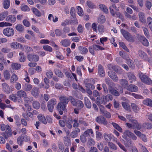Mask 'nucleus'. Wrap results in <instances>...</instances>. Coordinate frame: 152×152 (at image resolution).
I'll return each instance as SVG.
<instances>
[{"label":"nucleus","mask_w":152,"mask_h":152,"mask_svg":"<svg viewBox=\"0 0 152 152\" xmlns=\"http://www.w3.org/2000/svg\"><path fill=\"white\" fill-rule=\"evenodd\" d=\"M18 79L17 75L15 74L14 73L11 77L10 82L12 83H14L18 80Z\"/></svg>","instance_id":"79ce46f5"},{"label":"nucleus","mask_w":152,"mask_h":152,"mask_svg":"<svg viewBox=\"0 0 152 152\" xmlns=\"http://www.w3.org/2000/svg\"><path fill=\"white\" fill-rule=\"evenodd\" d=\"M87 4L88 7L91 9L96 8V6L94 5L93 3L90 1H87Z\"/></svg>","instance_id":"bf43d9fd"},{"label":"nucleus","mask_w":152,"mask_h":152,"mask_svg":"<svg viewBox=\"0 0 152 152\" xmlns=\"http://www.w3.org/2000/svg\"><path fill=\"white\" fill-rule=\"evenodd\" d=\"M78 121L80 124L83 125L84 126H87L88 125V123L84 121L83 119L82 118H80Z\"/></svg>","instance_id":"774afa93"},{"label":"nucleus","mask_w":152,"mask_h":152,"mask_svg":"<svg viewBox=\"0 0 152 152\" xmlns=\"http://www.w3.org/2000/svg\"><path fill=\"white\" fill-rule=\"evenodd\" d=\"M59 100L60 101L59 103L66 105L69 100V96L68 97L65 96L61 95L59 97Z\"/></svg>","instance_id":"f8f14e48"},{"label":"nucleus","mask_w":152,"mask_h":152,"mask_svg":"<svg viewBox=\"0 0 152 152\" xmlns=\"http://www.w3.org/2000/svg\"><path fill=\"white\" fill-rule=\"evenodd\" d=\"M58 146L59 149L62 152H63L64 150V146L61 142H59L58 143Z\"/></svg>","instance_id":"69168bd1"},{"label":"nucleus","mask_w":152,"mask_h":152,"mask_svg":"<svg viewBox=\"0 0 152 152\" xmlns=\"http://www.w3.org/2000/svg\"><path fill=\"white\" fill-rule=\"evenodd\" d=\"M139 39L141 43L145 46H148L149 45V42L148 40L144 36H140Z\"/></svg>","instance_id":"a211bd4d"},{"label":"nucleus","mask_w":152,"mask_h":152,"mask_svg":"<svg viewBox=\"0 0 152 152\" xmlns=\"http://www.w3.org/2000/svg\"><path fill=\"white\" fill-rule=\"evenodd\" d=\"M104 139L107 142H109L111 140L112 137V135L108 134H104Z\"/></svg>","instance_id":"3c124183"},{"label":"nucleus","mask_w":152,"mask_h":152,"mask_svg":"<svg viewBox=\"0 0 152 152\" xmlns=\"http://www.w3.org/2000/svg\"><path fill=\"white\" fill-rule=\"evenodd\" d=\"M90 133L92 135V136H93L92 135H93V131L91 129H88L86 131H85L84 132L83 134L85 136L87 137L89 135H90Z\"/></svg>","instance_id":"37998d69"},{"label":"nucleus","mask_w":152,"mask_h":152,"mask_svg":"<svg viewBox=\"0 0 152 152\" xmlns=\"http://www.w3.org/2000/svg\"><path fill=\"white\" fill-rule=\"evenodd\" d=\"M32 86L28 83H26L23 86V90L26 91H30L32 88Z\"/></svg>","instance_id":"c756f323"},{"label":"nucleus","mask_w":152,"mask_h":152,"mask_svg":"<svg viewBox=\"0 0 152 152\" xmlns=\"http://www.w3.org/2000/svg\"><path fill=\"white\" fill-rule=\"evenodd\" d=\"M80 132V129L78 128H75L70 134V136L72 138H75L77 137L78 133Z\"/></svg>","instance_id":"6ab92c4d"},{"label":"nucleus","mask_w":152,"mask_h":152,"mask_svg":"<svg viewBox=\"0 0 152 152\" xmlns=\"http://www.w3.org/2000/svg\"><path fill=\"white\" fill-rule=\"evenodd\" d=\"M27 58L31 61L37 62L39 59V56L34 53H28L27 55Z\"/></svg>","instance_id":"423d86ee"},{"label":"nucleus","mask_w":152,"mask_h":152,"mask_svg":"<svg viewBox=\"0 0 152 152\" xmlns=\"http://www.w3.org/2000/svg\"><path fill=\"white\" fill-rule=\"evenodd\" d=\"M21 10L23 11H29L30 9L29 7L26 5L22 4L21 6Z\"/></svg>","instance_id":"052dcab7"},{"label":"nucleus","mask_w":152,"mask_h":152,"mask_svg":"<svg viewBox=\"0 0 152 152\" xmlns=\"http://www.w3.org/2000/svg\"><path fill=\"white\" fill-rule=\"evenodd\" d=\"M55 32L56 36L61 37L63 38H65L66 37V34L59 29H56L55 30Z\"/></svg>","instance_id":"dca6fc26"},{"label":"nucleus","mask_w":152,"mask_h":152,"mask_svg":"<svg viewBox=\"0 0 152 152\" xmlns=\"http://www.w3.org/2000/svg\"><path fill=\"white\" fill-rule=\"evenodd\" d=\"M77 13L80 16H82L83 15V12L82 8L80 6L77 7Z\"/></svg>","instance_id":"338daca9"},{"label":"nucleus","mask_w":152,"mask_h":152,"mask_svg":"<svg viewBox=\"0 0 152 152\" xmlns=\"http://www.w3.org/2000/svg\"><path fill=\"white\" fill-rule=\"evenodd\" d=\"M98 30L99 32L102 33L104 31V26L103 25L99 24L98 26Z\"/></svg>","instance_id":"680f3d73"},{"label":"nucleus","mask_w":152,"mask_h":152,"mask_svg":"<svg viewBox=\"0 0 152 152\" xmlns=\"http://www.w3.org/2000/svg\"><path fill=\"white\" fill-rule=\"evenodd\" d=\"M34 14L38 17H40L41 16V13L35 8H33L31 9Z\"/></svg>","instance_id":"58836bf2"},{"label":"nucleus","mask_w":152,"mask_h":152,"mask_svg":"<svg viewBox=\"0 0 152 152\" xmlns=\"http://www.w3.org/2000/svg\"><path fill=\"white\" fill-rule=\"evenodd\" d=\"M106 83L109 86L108 88H110L115 86V84L108 78H106L105 79Z\"/></svg>","instance_id":"cd10ccee"},{"label":"nucleus","mask_w":152,"mask_h":152,"mask_svg":"<svg viewBox=\"0 0 152 152\" xmlns=\"http://www.w3.org/2000/svg\"><path fill=\"white\" fill-rule=\"evenodd\" d=\"M120 84L124 87H126L128 85V82L126 79H121L119 80Z\"/></svg>","instance_id":"a18cd8bd"},{"label":"nucleus","mask_w":152,"mask_h":152,"mask_svg":"<svg viewBox=\"0 0 152 152\" xmlns=\"http://www.w3.org/2000/svg\"><path fill=\"white\" fill-rule=\"evenodd\" d=\"M99 7L100 9L103 12L107 13L108 10L107 7L103 4H100L99 5Z\"/></svg>","instance_id":"09e8293b"},{"label":"nucleus","mask_w":152,"mask_h":152,"mask_svg":"<svg viewBox=\"0 0 152 152\" xmlns=\"http://www.w3.org/2000/svg\"><path fill=\"white\" fill-rule=\"evenodd\" d=\"M78 49L80 51V52L82 54H86L88 52V50L87 49L83 47L82 46H79L78 47Z\"/></svg>","instance_id":"c9c22d12"},{"label":"nucleus","mask_w":152,"mask_h":152,"mask_svg":"<svg viewBox=\"0 0 152 152\" xmlns=\"http://www.w3.org/2000/svg\"><path fill=\"white\" fill-rule=\"evenodd\" d=\"M3 32L5 35L7 37H11L13 35L14 31L12 28L7 27L4 29Z\"/></svg>","instance_id":"0eeeda50"},{"label":"nucleus","mask_w":152,"mask_h":152,"mask_svg":"<svg viewBox=\"0 0 152 152\" xmlns=\"http://www.w3.org/2000/svg\"><path fill=\"white\" fill-rule=\"evenodd\" d=\"M142 126L145 128L146 129H151L152 128V125L151 124L148 123H144Z\"/></svg>","instance_id":"4d7b16f0"},{"label":"nucleus","mask_w":152,"mask_h":152,"mask_svg":"<svg viewBox=\"0 0 152 152\" xmlns=\"http://www.w3.org/2000/svg\"><path fill=\"white\" fill-rule=\"evenodd\" d=\"M37 118L43 124H45L47 123V122L45 117L41 115H39L37 116Z\"/></svg>","instance_id":"473e14b6"},{"label":"nucleus","mask_w":152,"mask_h":152,"mask_svg":"<svg viewBox=\"0 0 152 152\" xmlns=\"http://www.w3.org/2000/svg\"><path fill=\"white\" fill-rule=\"evenodd\" d=\"M127 63L129 67L132 69H133L134 67V64L133 61L131 60H128Z\"/></svg>","instance_id":"13d9d810"},{"label":"nucleus","mask_w":152,"mask_h":152,"mask_svg":"<svg viewBox=\"0 0 152 152\" xmlns=\"http://www.w3.org/2000/svg\"><path fill=\"white\" fill-rule=\"evenodd\" d=\"M15 28L18 31L20 32H23L24 30V26L20 24H17L15 26Z\"/></svg>","instance_id":"4c0bfd02"},{"label":"nucleus","mask_w":152,"mask_h":152,"mask_svg":"<svg viewBox=\"0 0 152 152\" xmlns=\"http://www.w3.org/2000/svg\"><path fill=\"white\" fill-rule=\"evenodd\" d=\"M32 95L34 97L37 96L39 94V90L38 88L37 87H34L32 89L31 92Z\"/></svg>","instance_id":"2f4dec72"},{"label":"nucleus","mask_w":152,"mask_h":152,"mask_svg":"<svg viewBox=\"0 0 152 152\" xmlns=\"http://www.w3.org/2000/svg\"><path fill=\"white\" fill-rule=\"evenodd\" d=\"M20 56L19 61L21 62H24L26 61V57L23 53L20 52L19 53Z\"/></svg>","instance_id":"72a5a7b5"},{"label":"nucleus","mask_w":152,"mask_h":152,"mask_svg":"<svg viewBox=\"0 0 152 152\" xmlns=\"http://www.w3.org/2000/svg\"><path fill=\"white\" fill-rule=\"evenodd\" d=\"M2 89L6 93L9 94L11 91V89L9 85L6 83H3L2 84Z\"/></svg>","instance_id":"f3484780"},{"label":"nucleus","mask_w":152,"mask_h":152,"mask_svg":"<svg viewBox=\"0 0 152 152\" xmlns=\"http://www.w3.org/2000/svg\"><path fill=\"white\" fill-rule=\"evenodd\" d=\"M95 120L99 124L107 125L108 123L105 118L101 115L97 117L96 118Z\"/></svg>","instance_id":"9b49d317"},{"label":"nucleus","mask_w":152,"mask_h":152,"mask_svg":"<svg viewBox=\"0 0 152 152\" xmlns=\"http://www.w3.org/2000/svg\"><path fill=\"white\" fill-rule=\"evenodd\" d=\"M108 145L110 148L113 150H115L117 149V146L111 142H108Z\"/></svg>","instance_id":"49530a36"},{"label":"nucleus","mask_w":152,"mask_h":152,"mask_svg":"<svg viewBox=\"0 0 152 152\" xmlns=\"http://www.w3.org/2000/svg\"><path fill=\"white\" fill-rule=\"evenodd\" d=\"M132 133L129 131V130H126L124 133V137H123L124 138V139H126L127 136L130 137L132 135Z\"/></svg>","instance_id":"8fccbe9b"},{"label":"nucleus","mask_w":152,"mask_h":152,"mask_svg":"<svg viewBox=\"0 0 152 152\" xmlns=\"http://www.w3.org/2000/svg\"><path fill=\"white\" fill-rule=\"evenodd\" d=\"M131 106L132 110L134 112L137 113L139 112L140 109L136 104L132 103L131 104Z\"/></svg>","instance_id":"e433bc0d"},{"label":"nucleus","mask_w":152,"mask_h":152,"mask_svg":"<svg viewBox=\"0 0 152 152\" xmlns=\"http://www.w3.org/2000/svg\"><path fill=\"white\" fill-rule=\"evenodd\" d=\"M57 101L56 99L53 98L49 100L47 104V107L49 112H52L54 105L56 104Z\"/></svg>","instance_id":"20e7f679"},{"label":"nucleus","mask_w":152,"mask_h":152,"mask_svg":"<svg viewBox=\"0 0 152 152\" xmlns=\"http://www.w3.org/2000/svg\"><path fill=\"white\" fill-rule=\"evenodd\" d=\"M23 47L24 48V50H25V52L27 53L33 51V50L32 48L27 45H24Z\"/></svg>","instance_id":"c03bdc74"},{"label":"nucleus","mask_w":152,"mask_h":152,"mask_svg":"<svg viewBox=\"0 0 152 152\" xmlns=\"http://www.w3.org/2000/svg\"><path fill=\"white\" fill-rule=\"evenodd\" d=\"M23 139L22 136H20L17 139V143L20 145H21L23 143V142L24 140H23Z\"/></svg>","instance_id":"0e129e2a"},{"label":"nucleus","mask_w":152,"mask_h":152,"mask_svg":"<svg viewBox=\"0 0 152 152\" xmlns=\"http://www.w3.org/2000/svg\"><path fill=\"white\" fill-rule=\"evenodd\" d=\"M5 20L7 22L10 21L12 23H14L16 21V18L14 15H10L7 16Z\"/></svg>","instance_id":"aec40b11"},{"label":"nucleus","mask_w":152,"mask_h":152,"mask_svg":"<svg viewBox=\"0 0 152 152\" xmlns=\"http://www.w3.org/2000/svg\"><path fill=\"white\" fill-rule=\"evenodd\" d=\"M126 75L130 83H132L136 81V77L133 73L129 72L127 73Z\"/></svg>","instance_id":"ddd939ff"},{"label":"nucleus","mask_w":152,"mask_h":152,"mask_svg":"<svg viewBox=\"0 0 152 152\" xmlns=\"http://www.w3.org/2000/svg\"><path fill=\"white\" fill-rule=\"evenodd\" d=\"M4 77L5 79H9L10 77V75L9 71L7 70H5L4 72Z\"/></svg>","instance_id":"864d4df0"},{"label":"nucleus","mask_w":152,"mask_h":152,"mask_svg":"<svg viewBox=\"0 0 152 152\" xmlns=\"http://www.w3.org/2000/svg\"><path fill=\"white\" fill-rule=\"evenodd\" d=\"M32 104L33 107L36 109H38L40 107V103L39 102L37 101H34Z\"/></svg>","instance_id":"6e6d98bb"},{"label":"nucleus","mask_w":152,"mask_h":152,"mask_svg":"<svg viewBox=\"0 0 152 152\" xmlns=\"http://www.w3.org/2000/svg\"><path fill=\"white\" fill-rule=\"evenodd\" d=\"M10 47L12 48L15 49H20L22 50H24L23 46L17 42H13L10 44Z\"/></svg>","instance_id":"9d476101"},{"label":"nucleus","mask_w":152,"mask_h":152,"mask_svg":"<svg viewBox=\"0 0 152 152\" xmlns=\"http://www.w3.org/2000/svg\"><path fill=\"white\" fill-rule=\"evenodd\" d=\"M143 103L145 104L152 107V100L151 99L144 100Z\"/></svg>","instance_id":"de8ad7c7"},{"label":"nucleus","mask_w":152,"mask_h":152,"mask_svg":"<svg viewBox=\"0 0 152 152\" xmlns=\"http://www.w3.org/2000/svg\"><path fill=\"white\" fill-rule=\"evenodd\" d=\"M108 67L109 69L111 70H113L116 72H117L119 69V67L115 65L108 64Z\"/></svg>","instance_id":"393cba45"},{"label":"nucleus","mask_w":152,"mask_h":152,"mask_svg":"<svg viewBox=\"0 0 152 152\" xmlns=\"http://www.w3.org/2000/svg\"><path fill=\"white\" fill-rule=\"evenodd\" d=\"M113 99V96L110 94H108L106 96H103V99L99 101V103L105 104L107 102L111 101Z\"/></svg>","instance_id":"6e6552de"},{"label":"nucleus","mask_w":152,"mask_h":152,"mask_svg":"<svg viewBox=\"0 0 152 152\" xmlns=\"http://www.w3.org/2000/svg\"><path fill=\"white\" fill-rule=\"evenodd\" d=\"M11 66L12 69L18 70L20 69L21 65L20 64L13 63L11 64Z\"/></svg>","instance_id":"a878e982"},{"label":"nucleus","mask_w":152,"mask_h":152,"mask_svg":"<svg viewBox=\"0 0 152 152\" xmlns=\"http://www.w3.org/2000/svg\"><path fill=\"white\" fill-rule=\"evenodd\" d=\"M111 124L113 127L116 129L117 130L120 132H122V129L118 125V124L114 122H112L111 123Z\"/></svg>","instance_id":"a19ab883"},{"label":"nucleus","mask_w":152,"mask_h":152,"mask_svg":"<svg viewBox=\"0 0 152 152\" xmlns=\"http://www.w3.org/2000/svg\"><path fill=\"white\" fill-rule=\"evenodd\" d=\"M106 21V18L104 15H99L97 21L99 23H104Z\"/></svg>","instance_id":"b1692460"},{"label":"nucleus","mask_w":152,"mask_h":152,"mask_svg":"<svg viewBox=\"0 0 152 152\" xmlns=\"http://www.w3.org/2000/svg\"><path fill=\"white\" fill-rule=\"evenodd\" d=\"M55 73L58 77L62 78L63 77L62 73L59 69H56L54 70Z\"/></svg>","instance_id":"603ef678"},{"label":"nucleus","mask_w":152,"mask_h":152,"mask_svg":"<svg viewBox=\"0 0 152 152\" xmlns=\"http://www.w3.org/2000/svg\"><path fill=\"white\" fill-rule=\"evenodd\" d=\"M100 113L105 116L106 118H110L111 117L110 113L107 111L103 107L100 108Z\"/></svg>","instance_id":"4468645a"},{"label":"nucleus","mask_w":152,"mask_h":152,"mask_svg":"<svg viewBox=\"0 0 152 152\" xmlns=\"http://www.w3.org/2000/svg\"><path fill=\"white\" fill-rule=\"evenodd\" d=\"M69 99L71 104L74 106H77V103L78 99L75 98L72 96H69Z\"/></svg>","instance_id":"bb28decb"},{"label":"nucleus","mask_w":152,"mask_h":152,"mask_svg":"<svg viewBox=\"0 0 152 152\" xmlns=\"http://www.w3.org/2000/svg\"><path fill=\"white\" fill-rule=\"evenodd\" d=\"M127 89L132 92H136L138 91L137 87L134 85H130L127 87Z\"/></svg>","instance_id":"412c9836"},{"label":"nucleus","mask_w":152,"mask_h":152,"mask_svg":"<svg viewBox=\"0 0 152 152\" xmlns=\"http://www.w3.org/2000/svg\"><path fill=\"white\" fill-rule=\"evenodd\" d=\"M138 75L142 82L148 85L152 84V80L147 76L141 72L139 73Z\"/></svg>","instance_id":"f03ea898"},{"label":"nucleus","mask_w":152,"mask_h":152,"mask_svg":"<svg viewBox=\"0 0 152 152\" xmlns=\"http://www.w3.org/2000/svg\"><path fill=\"white\" fill-rule=\"evenodd\" d=\"M98 74L101 77H104L105 75V72L103 69L102 66L99 64L98 67Z\"/></svg>","instance_id":"4be33fe9"},{"label":"nucleus","mask_w":152,"mask_h":152,"mask_svg":"<svg viewBox=\"0 0 152 152\" xmlns=\"http://www.w3.org/2000/svg\"><path fill=\"white\" fill-rule=\"evenodd\" d=\"M66 105L64 104L59 103L57 106V109L58 112L61 115H62L63 113V111L66 109Z\"/></svg>","instance_id":"1a4fd4ad"},{"label":"nucleus","mask_w":152,"mask_h":152,"mask_svg":"<svg viewBox=\"0 0 152 152\" xmlns=\"http://www.w3.org/2000/svg\"><path fill=\"white\" fill-rule=\"evenodd\" d=\"M3 7L5 9H8L10 5V0H4L3 3Z\"/></svg>","instance_id":"7c9ffc66"},{"label":"nucleus","mask_w":152,"mask_h":152,"mask_svg":"<svg viewBox=\"0 0 152 152\" xmlns=\"http://www.w3.org/2000/svg\"><path fill=\"white\" fill-rule=\"evenodd\" d=\"M138 15L140 22L143 23H145L146 21L145 13L142 12H140L138 13Z\"/></svg>","instance_id":"2eb2a0df"},{"label":"nucleus","mask_w":152,"mask_h":152,"mask_svg":"<svg viewBox=\"0 0 152 152\" xmlns=\"http://www.w3.org/2000/svg\"><path fill=\"white\" fill-rule=\"evenodd\" d=\"M138 53L140 56L143 58H147L146 54L142 50H139Z\"/></svg>","instance_id":"e2e57ef3"},{"label":"nucleus","mask_w":152,"mask_h":152,"mask_svg":"<svg viewBox=\"0 0 152 152\" xmlns=\"http://www.w3.org/2000/svg\"><path fill=\"white\" fill-rule=\"evenodd\" d=\"M16 94L20 98H23L24 99L26 96L27 94L25 91L20 90L17 92Z\"/></svg>","instance_id":"5701e85b"},{"label":"nucleus","mask_w":152,"mask_h":152,"mask_svg":"<svg viewBox=\"0 0 152 152\" xmlns=\"http://www.w3.org/2000/svg\"><path fill=\"white\" fill-rule=\"evenodd\" d=\"M8 15L7 11L2 12L0 14V20H3Z\"/></svg>","instance_id":"5fc2aeb1"},{"label":"nucleus","mask_w":152,"mask_h":152,"mask_svg":"<svg viewBox=\"0 0 152 152\" xmlns=\"http://www.w3.org/2000/svg\"><path fill=\"white\" fill-rule=\"evenodd\" d=\"M121 31L123 36L127 41L131 42H134V39L130 33L123 29L121 30Z\"/></svg>","instance_id":"7ed1b4c3"},{"label":"nucleus","mask_w":152,"mask_h":152,"mask_svg":"<svg viewBox=\"0 0 152 152\" xmlns=\"http://www.w3.org/2000/svg\"><path fill=\"white\" fill-rule=\"evenodd\" d=\"M62 45L65 47H67L70 44V42L68 39H64L62 40L61 42Z\"/></svg>","instance_id":"ea45409f"},{"label":"nucleus","mask_w":152,"mask_h":152,"mask_svg":"<svg viewBox=\"0 0 152 152\" xmlns=\"http://www.w3.org/2000/svg\"><path fill=\"white\" fill-rule=\"evenodd\" d=\"M109 91L110 93L115 96H118L120 95V93H122L123 92V89L122 88L120 87V90L118 89L119 91L115 89L113 87H112L110 88H108Z\"/></svg>","instance_id":"39448f33"},{"label":"nucleus","mask_w":152,"mask_h":152,"mask_svg":"<svg viewBox=\"0 0 152 152\" xmlns=\"http://www.w3.org/2000/svg\"><path fill=\"white\" fill-rule=\"evenodd\" d=\"M6 127V130L5 132L1 133V134L3 136L6 140H7L8 137H11L12 135L11 128L8 125H7L6 126L4 124H1L0 129L2 131H4L5 130Z\"/></svg>","instance_id":"f257e3e1"},{"label":"nucleus","mask_w":152,"mask_h":152,"mask_svg":"<svg viewBox=\"0 0 152 152\" xmlns=\"http://www.w3.org/2000/svg\"><path fill=\"white\" fill-rule=\"evenodd\" d=\"M85 104L86 107L88 108H90L91 107V103L87 97L84 98Z\"/></svg>","instance_id":"f704fd0d"},{"label":"nucleus","mask_w":152,"mask_h":152,"mask_svg":"<svg viewBox=\"0 0 152 152\" xmlns=\"http://www.w3.org/2000/svg\"><path fill=\"white\" fill-rule=\"evenodd\" d=\"M133 128L137 129L140 130L142 128L140 124L138 123L136 120H134L133 122Z\"/></svg>","instance_id":"c85d7f7f"}]
</instances>
